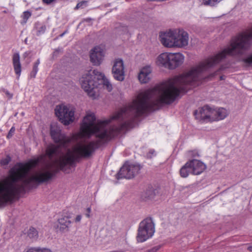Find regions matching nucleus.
Instances as JSON below:
<instances>
[{
  "label": "nucleus",
  "mask_w": 252,
  "mask_h": 252,
  "mask_svg": "<svg viewBox=\"0 0 252 252\" xmlns=\"http://www.w3.org/2000/svg\"><path fill=\"white\" fill-rule=\"evenodd\" d=\"M59 53V51L58 50H56L55 52L53 53V56H56Z\"/></svg>",
  "instance_id": "nucleus-45"
},
{
  "label": "nucleus",
  "mask_w": 252,
  "mask_h": 252,
  "mask_svg": "<svg viewBox=\"0 0 252 252\" xmlns=\"http://www.w3.org/2000/svg\"><path fill=\"white\" fill-rule=\"evenodd\" d=\"M157 63L169 69V53H163L159 55L157 58Z\"/></svg>",
  "instance_id": "nucleus-19"
},
{
  "label": "nucleus",
  "mask_w": 252,
  "mask_h": 252,
  "mask_svg": "<svg viewBox=\"0 0 252 252\" xmlns=\"http://www.w3.org/2000/svg\"><path fill=\"white\" fill-rule=\"evenodd\" d=\"M152 69L150 66L143 67L138 75V79L141 83H148L151 79Z\"/></svg>",
  "instance_id": "nucleus-16"
},
{
  "label": "nucleus",
  "mask_w": 252,
  "mask_h": 252,
  "mask_svg": "<svg viewBox=\"0 0 252 252\" xmlns=\"http://www.w3.org/2000/svg\"><path fill=\"white\" fill-rule=\"evenodd\" d=\"M23 252H52L50 249L40 247H29Z\"/></svg>",
  "instance_id": "nucleus-21"
},
{
  "label": "nucleus",
  "mask_w": 252,
  "mask_h": 252,
  "mask_svg": "<svg viewBox=\"0 0 252 252\" xmlns=\"http://www.w3.org/2000/svg\"><path fill=\"white\" fill-rule=\"evenodd\" d=\"M223 79H224V78H223V76H220V80H223Z\"/></svg>",
  "instance_id": "nucleus-50"
},
{
  "label": "nucleus",
  "mask_w": 252,
  "mask_h": 252,
  "mask_svg": "<svg viewBox=\"0 0 252 252\" xmlns=\"http://www.w3.org/2000/svg\"><path fill=\"white\" fill-rule=\"evenodd\" d=\"M86 3V1H81V2H79V3H78L77 4L75 8L76 9H78V8H80V7H81L83 4H85Z\"/></svg>",
  "instance_id": "nucleus-41"
},
{
  "label": "nucleus",
  "mask_w": 252,
  "mask_h": 252,
  "mask_svg": "<svg viewBox=\"0 0 252 252\" xmlns=\"http://www.w3.org/2000/svg\"><path fill=\"white\" fill-rule=\"evenodd\" d=\"M13 66L14 70L16 71V54L13 55Z\"/></svg>",
  "instance_id": "nucleus-35"
},
{
  "label": "nucleus",
  "mask_w": 252,
  "mask_h": 252,
  "mask_svg": "<svg viewBox=\"0 0 252 252\" xmlns=\"http://www.w3.org/2000/svg\"><path fill=\"white\" fill-rule=\"evenodd\" d=\"M58 222L57 228L62 232L68 231L69 226L71 223L69 220V217L67 216H62L58 219Z\"/></svg>",
  "instance_id": "nucleus-18"
},
{
  "label": "nucleus",
  "mask_w": 252,
  "mask_h": 252,
  "mask_svg": "<svg viewBox=\"0 0 252 252\" xmlns=\"http://www.w3.org/2000/svg\"><path fill=\"white\" fill-rule=\"evenodd\" d=\"M100 79H102L104 86L105 87L109 92H110L112 90V86L109 81L105 78L104 76L103 77L100 78Z\"/></svg>",
  "instance_id": "nucleus-23"
},
{
  "label": "nucleus",
  "mask_w": 252,
  "mask_h": 252,
  "mask_svg": "<svg viewBox=\"0 0 252 252\" xmlns=\"http://www.w3.org/2000/svg\"><path fill=\"white\" fill-rule=\"evenodd\" d=\"M190 162L191 174L199 175L206 169V165L201 161L193 159L189 160Z\"/></svg>",
  "instance_id": "nucleus-15"
},
{
  "label": "nucleus",
  "mask_w": 252,
  "mask_h": 252,
  "mask_svg": "<svg viewBox=\"0 0 252 252\" xmlns=\"http://www.w3.org/2000/svg\"><path fill=\"white\" fill-rule=\"evenodd\" d=\"M103 77L104 74L97 70H90L84 73L80 79L82 89L93 99L95 98L94 90L99 84L98 81Z\"/></svg>",
  "instance_id": "nucleus-5"
},
{
  "label": "nucleus",
  "mask_w": 252,
  "mask_h": 252,
  "mask_svg": "<svg viewBox=\"0 0 252 252\" xmlns=\"http://www.w3.org/2000/svg\"><path fill=\"white\" fill-rule=\"evenodd\" d=\"M155 232V226L151 218H147L141 221L138 226L136 240L142 243L151 238Z\"/></svg>",
  "instance_id": "nucleus-6"
},
{
  "label": "nucleus",
  "mask_w": 252,
  "mask_h": 252,
  "mask_svg": "<svg viewBox=\"0 0 252 252\" xmlns=\"http://www.w3.org/2000/svg\"><path fill=\"white\" fill-rule=\"evenodd\" d=\"M242 62H244L247 65H250L252 64V54L246 58L242 59Z\"/></svg>",
  "instance_id": "nucleus-29"
},
{
  "label": "nucleus",
  "mask_w": 252,
  "mask_h": 252,
  "mask_svg": "<svg viewBox=\"0 0 252 252\" xmlns=\"http://www.w3.org/2000/svg\"><path fill=\"white\" fill-rule=\"evenodd\" d=\"M252 46V27L233 37L229 45L221 52L199 63V82L206 77L204 73L209 68L219 63L227 56H241Z\"/></svg>",
  "instance_id": "nucleus-3"
},
{
  "label": "nucleus",
  "mask_w": 252,
  "mask_h": 252,
  "mask_svg": "<svg viewBox=\"0 0 252 252\" xmlns=\"http://www.w3.org/2000/svg\"><path fill=\"white\" fill-rule=\"evenodd\" d=\"M31 13L30 11H26L24 12L21 17L22 19L21 23L22 24L26 23L28 19L31 17Z\"/></svg>",
  "instance_id": "nucleus-25"
},
{
  "label": "nucleus",
  "mask_w": 252,
  "mask_h": 252,
  "mask_svg": "<svg viewBox=\"0 0 252 252\" xmlns=\"http://www.w3.org/2000/svg\"><path fill=\"white\" fill-rule=\"evenodd\" d=\"M184 59L182 54L169 53V69H175L183 63Z\"/></svg>",
  "instance_id": "nucleus-14"
},
{
  "label": "nucleus",
  "mask_w": 252,
  "mask_h": 252,
  "mask_svg": "<svg viewBox=\"0 0 252 252\" xmlns=\"http://www.w3.org/2000/svg\"><path fill=\"white\" fill-rule=\"evenodd\" d=\"M141 167L138 164L126 162L116 174V178L118 180L122 178L131 179L139 173Z\"/></svg>",
  "instance_id": "nucleus-8"
},
{
  "label": "nucleus",
  "mask_w": 252,
  "mask_h": 252,
  "mask_svg": "<svg viewBox=\"0 0 252 252\" xmlns=\"http://www.w3.org/2000/svg\"><path fill=\"white\" fill-rule=\"evenodd\" d=\"M40 63L39 59H38L35 63H34V64L35 65L38 66L39 64Z\"/></svg>",
  "instance_id": "nucleus-46"
},
{
  "label": "nucleus",
  "mask_w": 252,
  "mask_h": 252,
  "mask_svg": "<svg viewBox=\"0 0 252 252\" xmlns=\"http://www.w3.org/2000/svg\"><path fill=\"white\" fill-rule=\"evenodd\" d=\"M86 3V1H81V2H79V3H78L77 4L75 8L76 9H78V8H80V7H81L83 4H85Z\"/></svg>",
  "instance_id": "nucleus-42"
},
{
  "label": "nucleus",
  "mask_w": 252,
  "mask_h": 252,
  "mask_svg": "<svg viewBox=\"0 0 252 252\" xmlns=\"http://www.w3.org/2000/svg\"><path fill=\"white\" fill-rule=\"evenodd\" d=\"M160 41L166 47H174L176 41V31L169 30L166 32H161L159 34Z\"/></svg>",
  "instance_id": "nucleus-9"
},
{
  "label": "nucleus",
  "mask_w": 252,
  "mask_h": 252,
  "mask_svg": "<svg viewBox=\"0 0 252 252\" xmlns=\"http://www.w3.org/2000/svg\"><path fill=\"white\" fill-rule=\"evenodd\" d=\"M86 3V1H81V2H79V3H78L77 4L75 8L76 9H78V8H80V7H81L83 4H85Z\"/></svg>",
  "instance_id": "nucleus-40"
},
{
  "label": "nucleus",
  "mask_w": 252,
  "mask_h": 252,
  "mask_svg": "<svg viewBox=\"0 0 252 252\" xmlns=\"http://www.w3.org/2000/svg\"><path fill=\"white\" fill-rule=\"evenodd\" d=\"M213 108L208 105H205L199 108L194 112V115L196 119L199 121L212 122V115Z\"/></svg>",
  "instance_id": "nucleus-10"
},
{
  "label": "nucleus",
  "mask_w": 252,
  "mask_h": 252,
  "mask_svg": "<svg viewBox=\"0 0 252 252\" xmlns=\"http://www.w3.org/2000/svg\"><path fill=\"white\" fill-rule=\"evenodd\" d=\"M91 209L90 207H89L87 209V213H86V216L87 218H90V213H91Z\"/></svg>",
  "instance_id": "nucleus-44"
},
{
  "label": "nucleus",
  "mask_w": 252,
  "mask_h": 252,
  "mask_svg": "<svg viewBox=\"0 0 252 252\" xmlns=\"http://www.w3.org/2000/svg\"><path fill=\"white\" fill-rule=\"evenodd\" d=\"M55 111L56 115L63 125L67 126L73 122L75 109L73 107L64 105H58Z\"/></svg>",
  "instance_id": "nucleus-7"
},
{
  "label": "nucleus",
  "mask_w": 252,
  "mask_h": 252,
  "mask_svg": "<svg viewBox=\"0 0 252 252\" xmlns=\"http://www.w3.org/2000/svg\"><path fill=\"white\" fill-rule=\"evenodd\" d=\"M86 3V1H81V2H79V3H78L77 4L75 8L76 9H78V8H80V7H81L83 4H85Z\"/></svg>",
  "instance_id": "nucleus-38"
},
{
  "label": "nucleus",
  "mask_w": 252,
  "mask_h": 252,
  "mask_svg": "<svg viewBox=\"0 0 252 252\" xmlns=\"http://www.w3.org/2000/svg\"><path fill=\"white\" fill-rule=\"evenodd\" d=\"M91 20L92 19L91 18H87L85 20V21L88 22H90Z\"/></svg>",
  "instance_id": "nucleus-48"
},
{
  "label": "nucleus",
  "mask_w": 252,
  "mask_h": 252,
  "mask_svg": "<svg viewBox=\"0 0 252 252\" xmlns=\"http://www.w3.org/2000/svg\"><path fill=\"white\" fill-rule=\"evenodd\" d=\"M82 219V216L80 215H77L75 218V221L76 222H79Z\"/></svg>",
  "instance_id": "nucleus-43"
},
{
  "label": "nucleus",
  "mask_w": 252,
  "mask_h": 252,
  "mask_svg": "<svg viewBox=\"0 0 252 252\" xmlns=\"http://www.w3.org/2000/svg\"><path fill=\"white\" fill-rule=\"evenodd\" d=\"M66 32V31H65L64 32H63V33H62L61 35H60V36L62 37L63 36V35H64V34Z\"/></svg>",
  "instance_id": "nucleus-49"
},
{
  "label": "nucleus",
  "mask_w": 252,
  "mask_h": 252,
  "mask_svg": "<svg viewBox=\"0 0 252 252\" xmlns=\"http://www.w3.org/2000/svg\"><path fill=\"white\" fill-rule=\"evenodd\" d=\"M160 247L159 246H155L152 249L147 250L148 252H157L159 249Z\"/></svg>",
  "instance_id": "nucleus-34"
},
{
  "label": "nucleus",
  "mask_w": 252,
  "mask_h": 252,
  "mask_svg": "<svg viewBox=\"0 0 252 252\" xmlns=\"http://www.w3.org/2000/svg\"><path fill=\"white\" fill-rule=\"evenodd\" d=\"M27 235L30 239L35 240L38 237V232L35 228L31 226L27 232Z\"/></svg>",
  "instance_id": "nucleus-22"
},
{
  "label": "nucleus",
  "mask_w": 252,
  "mask_h": 252,
  "mask_svg": "<svg viewBox=\"0 0 252 252\" xmlns=\"http://www.w3.org/2000/svg\"><path fill=\"white\" fill-rule=\"evenodd\" d=\"M17 74L21 72V65L19 60V55L17 54Z\"/></svg>",
  "instance_id": "nucleus-32"
},
{
  "label": "nucleus",
  "mask_w": 252,
  "mask_h": 252,
  "mask_svg": "<svg viewBox=\"0 0 252 252\" xmlns=\"http://www.w3.org/2000/svg\"><path fill=\"white\" fill-rule=\"evenodd\" d=\"M114 78L120 81H122L125 79L124 64L122 59H116L114 62L112 69Z\"/></svg>",
  "instance_id": "nucleus-11"
},
{
  "label": "nucleus",
  "mask_w": 252,
  "mask_h": 252,
  "mask_svg": "<svg viewBox=\"0 0 252 252\" xmlns=\"http://www.w3.org/2000/svg\"><path fill=\"white\" fill-rule=\"evenodd\" d=\"M4 92L8 99H10L12 97V94H10L8 91H4Z\"/></svg>",
  "instance_id": "nucleus-37"
},
{
  "label": "nucleus",
  "mask_w": 252,
  "mask_h": 252,
  "mask_svg": "<svg viewBox=\"0 0 252 252\" xmlns=\"http://www.w3.org/2000/svg\"><path fill=\"white\" fill-rule=\"evenodd\" d=\"M176 41L175 47L182 48L187 46L189 43V34L183 30H175Z\"/></svg>",
  "instance_id": "nucleus-13"
},
{
  "label": "nucleus",
  "mask_w": 252,
  "mask_h": 252,
  "mask_svg": "<svg viewBox=\"0 0 252 252\" xmlns=\"http://www.w3.org/2000/svg\"><path fill=\"white\" fill-rule=\"evenodd\" d=\"M86 3V1H81V2H79V3H78L77 4L75 8L76 9H78V8H80V7H81L83 4H85Z\"/></svg>",
  "instance_id": "nucleus-39"
},
{
  "label": "nucleus",
  "mask_w": 252,
  "mask_h": 252,
  "mask_svg": "<svg viewBox=\"0 0 252 252\" xmlns=\"http://www.w3.org/2000/svg\"><path fill=\"white\" fill-rule=\"evenodd\" d=\"M16 165L9 171V175L0 181V207L11 202L16 195Z\"/></svg>",
  "instance_id": "nucleus-4"
},
{
  "label": "nucleus",
  "mask_w": 252,
  "mask_h": 252,
  "mask_svg": "<svg viewBox=\"0 0 252 252\" xmlns=\"http://www.w3.org/2000/svg\"><path fill=\"white\" fill-rule=\"evenodd\" d=\"M147 252V251H146V252Z\"/></svg>",
  "instance_id": "nucleus-51"
},
{
  "label": "nucleus",
  "mask_w": 252,
  "mask_h": 252,
  "mask_svg": "<svg viewBox=\"0 0 252 252\" xmlns=\"http://www.w3.org/2000/svg\"><path fill=\"white\" fill-rule=\"evenodd\" d=\"M212 112V122L222 120L226 118L227 116V112L226 110L223 108H220L217 110L213 108Z\"/></svg>",
  "instance_id": "nucleus-17"
},
{
  "label": "nucleus",
  "mask_w": 252,
  "mask_h": 252,
  "mask_svg": "<svg viewBox=\"0 0 252 252\" xmlns=\"http://www.w3.org/2000/svg\"><path fill=\"white\" fill-rule=\"evenodd\" d=\"M189 90V71L139 94L128 106L122 108L110 119L95 123L94 114H88L81 126L84 136L94 134L96 140L80 144L75 151L83 158H88L111 139L132 127L135 119L149 111L157 110L163 104L172 103L181 93Z\"/></svg>",
  "instance_id": "nucleus-1"
},
{
  "label": "nucleus",
  "mask_w": 252,
  "mask_h": 252,
  "mask_svg": "<svg viewBox=\"0 0 252 252\" xmlns=\"http://www.w3.org/2000/svg\"><path fill=\"white\" fill-rule=\"evenodd\" d=\"M50 133L54 142L59 145L48 146L46 150V155L50 160L54 156H56L57 158L45 163L41 170L32 175H30L29 172L43 159V156L31 159L25 164L17 163V198L21 182L22 189L36 187L37 185L51 180L60 170H63L66 165H72L75 160L82 157L75 151L76 147L73 151L68 149L65 153L61 152V148H66L71 139L62 133L59 127L51 126Z\"/></svg>",
  "instance_id": "nucleus-2"
},
{
  "label": "nucleus",
  "mask_w": 252,
  "mask_h": 252,
  "mask_svg": "<svg viewBox=\"0 0 252 252\" xmlns=\"http://www.w3.org/2000/svg\"><path fill=\"white\" fill-rule=\"evenodd\" d=\"M36 27L37 29V35H40L44 33L46 30V26L44 25L41 24L40 25L39 24H37L36 25Z\"/></svg>",
  "instance_id": "nucleus-26"
},
{
  "label": "nucleus",
  "mask_w": 252,
  "mask_h": 252,
  "mask_svg": "<svg viewBox=\"0 0 252 252\" xmlns=\"http://www.w3.org/2000/svg\"><path fill=\"white\" fill-rule=\"evenodd\" d=\"M155 192L152 189H148L144 193V197L147 199H152L155 196Z\"/></svg>",
  "instance_id": "nucleus-27"
},
{
  "label": "nucleus",
  "mask_w": 252,
  "mask_h": 252,
  "mask_svg": "<svg viewBox=\"0 0 252 252\" xmlns=\"http://www.w3.org/2000/svg\"><path fill=\"white\" fill-rule=\"evenodd\" d=\"M37 71H38V66L34 64L32 71V72L31 73V76H32L33 77H35Z\"/></svg>",
  "instance_id": "nucleus-31"
},
{
  "label": "nucleus",
  "mask_w": 252,
  "mask_h": 252,
  "mask_svg": "<svg viewBox=\"0 0 252 252\" xmlns=\"http://www.w3.org/2000/svg\"><path fill=\"white\" fill-rule=\"evenodd\" d=\"M248 250L249 251L252 252V245L248 248Z\"/></svg>",
  "instance_id": "nucleus-47"
},
{
  "label": "nucleus",
  "mask_w": 252,
  "mask_h": 252,
  "mask_svg": "<svg viewBox=\"0 0 252 252\" xmlns=\"http://www.w3.org/2000/svg\"><path fill=\"white\" fill-rule=\"evenodd\" d=\"M190 156L192 158H197L199 157V154L196 151H192L189 152Z\"/></svg>",
  "instance_id": "nucleus-33"
},
{
  "label": "nucleus",
  "mask_w": 252,
  "mask_h": 252,
  "mask_svg": "<svg viewBox=\"0 0 252 252\" xmlns=\"http://www.w3.org/2000/svg\"><path fill=\"white\" fill-rule=\"evenodd\" d=\"M15 127L14 126H13L10 130H9L7 135V138L8 139H9L11 137H12V136L14 135V134L15 133Z\"/></svg>",
  "instance_id": "nucleus-30"
},
{
  "label": "nucleus",
  "mask_w": 252,
  "mask_h": 252,
  "mask_svg": "<svg viewBox=\"0 0 252 252\" xmlns=\"http://www.w3.org/2000/svg\"><path fill=\"white\" fill-rule=\"evenodd\" d=\"M189 173H191V168L190 166V162L188 161L180 169V174L182 177L187 178L189 175Z\"/></svg>",
  "instance_id": "nucleus-20"
},
{
  "label": "nucleus",
  "mask_w": 252,
  "mask_h": 252,
  "mask_svg": "<svg viewBox=\"0 0 252 252\" xmlns=\"http://www.w3.org/2000/svg\"><path fill=\"white\" fill-rule=\"evenodd\" d=\"M104 57L103 50L99 46H95L90 51V61L94 65H99L102 63Z\"/></svg>",
  "instance_id": "nucleus-12"
},
{
  "label": "nucleus",
  "mask_w": 252,
  "mask_h": 252,
  "mask_svg": "<svg viewBox=\"0 0 252 252\" xmlns=\"http://www.w3.org/2000/svg\"><path fill=\"white\" fill-rule=\"evenodd\" d=\"M11 160V158L9 156L7 155L6 157L2 158L0 160V165L1 166L4 167L7 166Z\"/></svg>",
  "instance_id": "nucleus-24"
},
{
  "label": "nucleus",
  "mask_w": 252,
  "mask_h": 252,
  "mask_svg": "<svg viewBox=\"0 0 252 252\" xmlns=\"http://www.w3.org/2000/svg\"><path fill=\"white\" fill-rule=\"evenodd\" d=\"M222 0H203V3L206 5L214 6Z\"/></svg>",
  "instance_id": "nucleus-28"
},
{
  "label": "nucleus",
  "mask_w": 252,
  "mask_h": 252,
  "mask_svg": "<svg viewBox=\"0 0 252 252\" xmlns=\"http://www.w3.org/2000/svg\"><path fill=\"white\" fill-rule=\"evenodd\" d=\"M56 1L57 0H42L43 2L46 4H50Z\"/></svg>",
  "instance_id": "nucleus-36"
}]
</instances>
